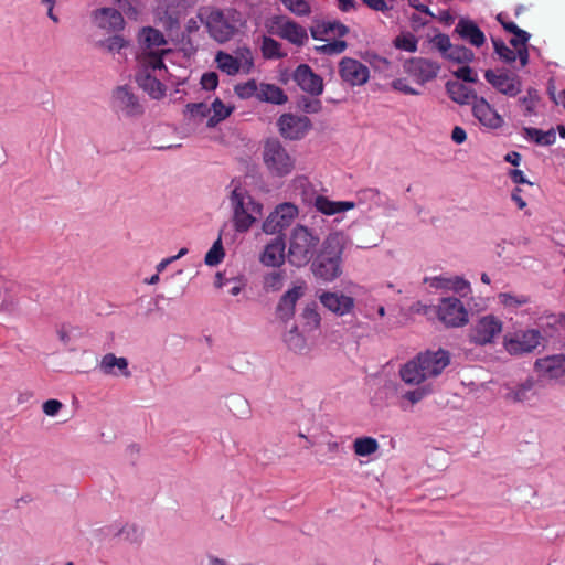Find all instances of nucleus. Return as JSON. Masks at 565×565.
<instances>
[{"mask_svg":"<svg viewBox=\"0 0 565 565\" xmlns=\"http://www.w3.org/2000/svg\"><path fill=\"white\" fill-rule=\"evenodd\" d=\"M138 41V85L153 99L166 95L170 74L164 60L171 53L163 33L152 26L142 28Z\"/></svg>","mask_w":565,"mask_h":565,"instance_id":"nucleus-1","label":"nucleus"},{"mask_svg":"<svg viewBox=\"0 0 565 565\" xmlns=\"http://www.w3.org/2000/svg\"><path fill=\"white\" fill-rule=\"evenodd\" d=\"M450 355L447 351H426L407 361L399 369V376L407 385H419L420 383L436 377L449 365Z\"/></svg>","mask_w":565,"mask_h":565,"instance_id":"nucleus-2","label":"nucleus"},{"mask_svg":"<svg viewBox=\"0 0 565 565\" xmlns=\"http://www.w3.org/2000/svg\"><path fill=\"white\" fill-rule=\"evenodd\" d=\"M347 243L343 233L334 232L327 236L322 248L312 263L316 277L324 281H333L342 274V253Z\"/></svg>","mask_w":565,"mask_h":565,"instance_id":"nucleus-3","label":"nucleus"},{"mask_svg":"<svg viewBox=\"0 0 565 565\" xmlns=\"http://www.w3.org/2000/svg\"><path fill=\"white\" fill-rule=\"evenodd\" d=\"M230 204L233 212V225L236 232L246 233L263 214V205L257 202L248 191L235 185L230 194Z\"/></svg>","mask_w":565,"mask_h":565,"instance_id":"nucleus-4","label":"nucleus"},{"mask_svg":"<svg viewBox=\"0 0 565 565\" xmlns=\"http://www.w3.org/2000/svg\"><path fill=\"white\" fill-rule=\"evenodd\" d=\"M356 202L353 201H331L327 196L317 195L313 206L324 215H335L354 209L356 205H366L367 210L382 205V195L377 189L367 188L356 192Z\"/></svg>","mask_w":565,"mask_h":565,"instance_id":"nucleus-5","label":"nucleus"},{"mask_svg":"<svg viewBox=\"0 0 565 565\" xmlns=\"http://www.w3.org/2000/svg\"><path fill=\"white\" fill-rule=\"evenodd\" d=\"M263 163L269 175L284 178L292 173L296 158L277 139H268L263 148Z\"/></svg>","mask_w":565,"mask_h":565,"instance_id":"nucleus-6","label":"nucleus"},{"mask_svg":"<svg viewBox=\"0 0 565 565\" xmlns=\"http://www.w3.org/2000/svg\"><path fill=\"white\" fill-rule=\"evenodd\" d=\"M320 242L308 227L297 225L290 233L288 260L291 265L302 267L307 265Z\"/></svg>","mask_w":565,"mask_h":565,"instance_id":"nucleus-7","label":"nucleus"},{"mask_svg":"<svg viewBox=\"0 0 565 565\" xmlns=\"http://www.w3.org/2000/svg\"><path fill=\"white\" fill-rule=\"evenodd\" d=\"M201 17L211 36L220 43L228 41L237 31L239 19L234 10L222 11L214 8H201Z\"/></svg>","mask_w":565,"mask_h":565,"instance_id":"nucleus-8","label":"nucleus"},{"mask_svg":"<svg viewBox=\"0 0 565 565\" xmlns=\"http://www.w3.org/2000/svg\"><path fill=\"white\" fill-rule=\"evenodd\" d=\"M110 108L122 118H137L145 111L139 97L129 85H119L113 89Z\"/></svg>","mask_w":565,"mask_h":565,"instance_id":"nucleus-9","label":"nucleus"},{"mask_svg":"<svg viewBox=\"0 0 565 565\" xmlns=\"http://www.w3.org/2000/svg\"><path fill=\"white\" fill-rule=\"evenodd\" d=\"M542 340V334L535 329L516 330L504 335L503 347L512 355H522L535 350Z\"/></svg>","mask_w":565,"mask_h":565,"instance_id":"nucleus-10","label":"nucleus"},{"mask_svg":"<svg viewBox=\"0 0 565 565\" xmlns=\"http://www.w3.org/2000/svg\"><path fill=\"white\" fill-rule=\"evenodd\" d=\"M298 215V207L292 203H281L266 217L263 232L269 235L278 234L291 225Z\"/></svg>","mask_w":565,"mask_h":565,"instance_id":"nucleus-11","label":"nucleus"},{"mask_svg":"<svg viewBox=\"0 0 565 565\" xmlns=\"http://www.w3.org/2000/svg\"><path fill=\"white\" fill-rule=\"evenodd\" d=\"M269 32L295 45H302L308 40L306 29L286 17H275L270 21Z\"/></svg>","mask_w":565,"mask_h":565,"instance_id":"nucleus-12","label":"nucleus"},{"mask_svg":"<svg viewBox=\"0 0 565 565\" xmlns=\"http://www.w3.org/2000/svg\"><path fill=\"white\" fill-rule=\"evenodd\" d=\"M502 331V322L493 315L481 317L470 329V341L476 344H488Z\"/></svg>","mask_w":565,"mask_h":565,"instance_id":"nucleus-13","label":"nucleus"},{"mask_svg":"<svg viewBox=\"0 0 565 565\" xmlns=\"http://www.w3.org/2000/svg\"><path fill=\"white\" fill-rule=\"evenodd\" d=\"M438 317L447 326L460 327L468 322V311L458 298H444L438 306Z\"/></svg>","mask_w":565,"mask_h":565,"instance_id":"nucleus-14","label":"nucleus"},{"mask_svg":"<svg viewBox=\"0 0 565 565\" xmlns=\"http://www.w3.org/2000/svg\"><path fill=\"white\" fill-rule=\"evenodd\" d=\"M277 125L280 135L290 140L303 138L311 128V121L308 117L294 114L281 115Z\"/></svg>","mask_w":565,"mask_h":565,"instance_id":"nucleus-15","label":"nucleus"},{"mask_svg":"<svg viewBox=\"0 0 565 565\" xmlns=\"http://www.w3.org/2000/svg\"><path fill=\"white\" fill-rule=\"evenodd\" d=\"M484 78L493 88L509 97H514L521 92V79L516 74L488 70Z\"/></svg>","mask_w":565,"mask_h":565,"instance_id":"nucleus-16","label":"nucleus"},{"mask_svg":"<svg viewBox=\"0 0 565 565\" xmlns=\"http://www.w3.org/2000/svg\"><path fill=\"white\" fill-rule=\"evenodd\" d=\"M497 303L508 315H530L531 297L526 294L514 291L500 292L497 296Z\"/></svg>","mask_w":565,"mask_h":565,"instance_id":"nucleus-17","label":"nucleus"},{"mask_svg":"<svg viewBox=\"0 0 565 565\" xmlns=\"http://www.w3.org/2000/svg\"><path fill=\"white\" fill-rule=\"evenodd\" d=\"M188 108L192 114L205 115L209 113V127H215L217 124L225 120L234 110L232 105H225L220 98L214 99L210 107L200 103L188 105Z\"/></svg>","mask_w":565,"mask_h":565,"instance_id":"nucleus-18","label":"nucleus"},{"mask_svg":"<svg viewBox=\"0 0 565 565\" xmlns=\"http://www.w3.org/2000/svg\"><path fill=\"white\" fill-rule=\"evenodd\" d=\"M341 78L352 86L363 85L367 82L370 72L367 66L358 60L344 57L339 65Z\"/></svg>","mask_w":565,"mask_h":565,"instance_id":"nucleus-19","label":"nucleus"},{"mask_svg":"<svg viewBox=\"0 0 565 565\" xmlns=\"http://www.w3.org/2000/svg\"><path fill=\"white\" fill-rule=\"evenodd\" d=\"M319 300L324 308L340 317L352 312L355 306L352 297L341 292L323 291L319 295Z\"/></svg>","mask_w":565,"mask_h":565,"instance_id":"nucleus-20","label":"nucleus"},{"mask_svg":"<svg viewBox=\"0 0 565 565\" xmlns=\"http://www.w3.org/2000/svg\"><path fill=\"white\" fill-rule=\"evenodd\" d=\"M294 81L302 90L313 96H319L323 92L322 78L318 74L313 73L311 67L307 64H301L296 68L294 73Z\"/></svg>","mask_w":565,"mask_h":565,"instance_id":"nucleus-21","label":"nucleus"},{"mask_svg":"<svg viewBox=\"0 0 565 565\" xmlns=\"http://www.w3.org/2000/svg\"><path fill=\"white\" fill-rule=\"evenodd\" d=\"M406 72L415 77L418 83L424 84L434 79L439 71L437 63L427 58H412L405 65Z\"/></svg>","mask_w":565,"mask_h":565,"instance_id":"nucleus-22","label":"nucleus"},{"mask_svg":"<svg viewBox=\"0 0 565 565\" xmlns=\"http://www.w3.org/2000/svg\"><path fill=\"white\" fill-rule=\"evenodd\" d=\"M472 113L478 121L489 129H498L503 125V118L483 97L476 98Z\"/></svg>","mask_w":565,"mask_h":565,"instance_id":"nucleus-23","label":"nucleus"},{"mask_svg":"<svg viewBox=\"0 0 565 565\" xmlns=\"http://www.w3.org/2000/svg\"><path fill=\"white\" fill-rule=\"evenodd\" d=\"M536 372L544 377L558 379L565 374V354H555L537 359Z\"/></svg>","mask_w":565,"mask_h":565,"instance_id":"nucleus-24","label":"nucleus"},{"mask_svg":"<svg viewBox=\"0 0 565 565\" xmlns=\"http://www.w3.org/2000/svg\"><path fill=\"white\" fill-rule=\"evenodd\" d=\"M286 243L281 236L271 239L260 255V263L268 267H279L285 262Z\"/></svg>","mask_w":565,"mask_h":565,"instance_id":"nucleus-25","label":"nucleus"},{"mask_svg":"<svg viewBox=\"0 0 565 565\" xmlns=\"http://www.w3.org/2000/svg\"><path fill=\"white\" fill-rule=\"evenodd\" d=\"M95 23L107 31H120L125 28V20L119 10L114 8H100L94 12Z\"/></svg>","mask_w":565,"mask_h":565,"instance_id":"nucleus-26","label":"nucleus"},{"mask_svg":"<svg viewBox=\"0 0 565 565\" xmlns=\"http://www.w3.org/2000/svg\"><path fill=\"white\" fill-rule=\"evenodd\" d=\"M99 370L108 376L130 377L129 362L124 356H116L114 353L105 354L99 362Z\"/></svg>","mask_w":565,"mask_h":565,"instance_id":"nucleus-27","label":"nucleus"},{"mask_svg":"<svg viewBox=\"0 0 565 565\" xmlns=\"http://www.w3.org/2000/svg\"><path fill=\"white\" fill-rule=\"evenodd\" d=\"M305 288L296 286L282 295L277 306V317L282 321H289L295 315L297 301L303 296Z\"/></svg>","mask_w":565,"mask_h":565,"instance_id":"nucleus-28","label":"nucleus"},{"mask_svg":"<svg viewBox=\"0 0 565 565\" xmlns=\"http://www.w3.org/2000/svg\"><path fill=\"white\" fill-rule=\"evenodd\" d=\"M455 30L461 39L468 41L473 46L480 47L486 41L483 32L470 20L460 19Z\"/></svg>","mask_w":565,"mask_h":565,"instance_id":"nucleus-29","label":"nucleus"},{"mask_svg":"<svg viewBox=\"0 0 565 565\" xmlns=\"http://www.w3.org/2000/svg\"><path fill=\"white\" fill-rule=\"evenodd\" d=\"M534 381L526 379L524 382L515 385H507L503 394L504 399L511 403H523L531 398Z\"/></svg>","mask_w":565,"mask_h":565,"instance_id":"nucleus-30","label":"nucleus"},{"mask_svg":"<svg viewBox=\"0 0 565 565\" xmlns=\"http://www.w3.org/2000/svg\"><path fill=\"white\" fill-rule=\"evenodd\" d=\"M428 281L431 287L454 290L461 296H467L471 291L470 284L458 276L450 278L433 277Z\"/></svg>","mask_w":565,"mask_h":565,"instance_id":"nucleus-31","label":"nucleus"},{"mask_svg":"<svg viewBox=\"0 0 565 565\" xmlns=\"http://www.w3.org/2000/svg\"><path fill=\"white\" fill-rule=\"evenodd\" d=\"M257 99L259 102H266L274 105H282L288 100V97L279 86L268 83H259Z\"/></svg>","mask_w":565,"mask_h":565,"instance_id":"nucleus-32","label":"nucleus"},{"mask_svg":"<svg viewBox=\"0 0 565 565\" xmlns=\"http://www.w3.org/2000/svg\"><path fill=\"white\" fill-rule=\"evenodd\" d=\"M433 393L430 384L419 386L415 390L406 391L401 395L399 407L403 411H409V405H415Z\"/></svg>","mask_w":565,"mask_h":565,"instance_id":"nucleus-33","label":"nucleus"},{"mask_svg":"<svg viewBox=\"0 0 565 565\" xmlns=\"http://www.w3.org/2000/svg\"><path fill=\"white\" fill-rule=\"evenodd\" d=\"M522 132L524 138L534 141L536 145L551 146L556 141V134L553 128L547 131H543L537 128L524 127Z\"/></svg>","mask_w":565,"mask_h":565,"instance_id":"nucleus-34","label":"nucleus"},{"mask_svg":"<svg viewBox=\"0 0 565 565\" xmlns=\"http://www.w3.org/2000/svg\"><path fill=\"white\" fill-rule=\"evenodd\" d=\"M447 92L449 97L458 104H468L471 98L476 100L478 98L473 95L472 90L460 82H448Z\"/></svg>","mask_w":565,"mask_h":565,"instance_id":"nucleus-35","label":"nucleus"},{"mask_svg":"<svg viewBox=\"0 0 565 565\" xmlns=\"http://www.w3.org/2000/svg\"><path fill=\"white\" fill-rule=\"evenodd\" d=\"M287 347L296 353H305L308 349L307 340L297 326H292L284 335Z\"/></svg>","mask_w":565,"mask_h":565,"instance_id":"nucleus-36","label":"nucleus"},{"mask_svg":"<svg viewBox=\"0 0 565 565\" xmlns=\"http://www.w3.org/2000/svg\"><path fill=\"white\" fill-rule=\"evenodd\" d=\"M348 31V28L340 22H327L312 29V36L315 39H322V35L344 36Z\"/></svg>","mask_w":565,"mask_h":565,"instance_id":"nucleus-37","label":"nucleus"},{"mask_svg":"<svg viewBox=\"0 0 565 565\" xmlns=\"http://www.w3.org/2000/svg\"><path fill=\"white\" fill-rule=\"evenodd\" d=\"M215 62L217 63V67L227 75L232 76L242 72V65L239 64L238 58H235L228 53L218 52L215 56Z\"/></svg>","mask_w":565,"mask_h":565,"instance_id":"nucleus-38","label":"nucleus"},{"mask_svg":"<svg viewBox=\"0 0 565 565\" xmlns=\"http://www.w3.org/2000/svg\"><path fill=\"white\" fill-rule=\"evenodd\" d=\"M379 443L373 437H359L353 441V450L356 456L366 457L379 450Z\"/></svg>","mask_w":565,"mask_h":565,"instance_id":"nucleus-39","label":"nucleus"},{"mask_svg":"<svg viewBox=\"0 0 565 565\" xmlns=\"http://www.w3.org/2000/svg\"><path fill=\"white\" fill-rule=\"evenodd\" d=\"M121 14L124 13L130 20H138L143 11L141 0H115Z\"/></svg>","mask_w":565,"mask_h":565,"instance_id":"nucleus-40","label":"nucleus"},{"mask_svg":"<svg viewBox=\"0 0 565 565\" xmlns=\"http://www.w3.org/2000/svg\"><path fill=\"white\" fill-rule=\"evenodd\" d=\"M301 319L303 321L305 331L311 332L317 330L321 322V317L317 310V306L315 303L308 305L301 313Z\"/></svg>","mask_w":565,"mask_h":565,"instance_id":"nucleus-41","label":"nucleus"},{"mask_svg":"<svg viewBox=\"0 0 565 565\" xmlns=\"http://www.w3.org/2000/svg\"><path fill=\"white\" fill-rule=\"evenodd\" d=\"M444 57L459 64H467L473 60L475 54L471 50L462 45L452 44V46L449 49V51Z\"/></svg>","mask_w":565,"mask_h":565,"instance_id":"nucleus-42","label":"nucleus"},{"mask_svg":"<svg viewBox=\"0 0 565 565\" xmlns=\"http://www.w3.org/2000/svg\"><path fill=\"white\" fill-rule=\"evenodd\" d=\"M258 88L259 84L255 79H249L245 83L236 84L234 92L241 99H249L253 97L257 99Z\"/></svg>","mask_w":565,"mask_h":565,"instance_id":"nucleus-43","label":"nucleus"},{"mask_svg":"<svg viewBox=\"0 0 565 565\" xmlns=\"http://www.w3.org/2000/svg\"><path fill=\"white\" fill-rule=\"evenodd\" d=\"M225 256L221 238L214 242L210 250L206 253L204 262L209 266L218 265Z\"/></svg>","mask_w":565,"mask_h":565,"instance_id":"nucleus-44","label":"nucleus"},{"mask_svg":"<svg viewBox=\"0 0 565 565\" xmlns=\"http://www.w3.org/2000/svg\"><path fill=\"white\" fill-rule=\"evenodd\" d=\"M417 39L416 36L411 33H401L396 39L394 40V44L397 49L406 51V52H415L417 50Z\"/></svg>","mask_w":565,"mask_h":565,"instance_id":"nucleus-45","label":"nucleus"},{"mask_svg":"<svg viewBox=\"0 0 565 565\" xmlns=\"http://www.w3.org/2000/svg\"><path fill=\"white\" fill-rule=\"evenodd\" d=\"M262 51L264 56L267 58H277L282 56L280 52V44L276 40L268 36L263 39Z\"/></svg>","mask_w":565,"mask_h":565,"instance_id":"nucleus-46","label":"nucleus"},{"mask_svg":"<svg viewBox=\"0 0 565 565\" xmlns=\"http://www.w3.org/2000/svg\"><path fill=\"white\" fill-rule=\"evenodd\" d=\"M102 46L111 54L120 53L122 49L128 46V41L121 35H114L102 42Z\"/></svg>","mask_w":565,"mask_h":565,"instance_id":"nucleus-47","label":"nucleus"},{"mask_svg":"<svg viewBox=\"0 0 565 565\" xmlns=\"http://www.w3.org/2000/svg\"><path fill=\"white\" fill-rule=\"evenodd\" d=\"M493 46L495 53L500 56V58L507 63H512L516 60V50L510 49L502 41H493Z\"/></svg>","mask_w":565,"mask_h":565,"instance_id":"nucleus-48","label":"nucleus"},{"mask_svg":"<svg viewBox=\"0 0 565 565\" xmlns=\"http://www.w3.org/2000/svg\"><path fill=\"white\" fill-rule=\"evenodd\" d=\"M284 6L297 15H305L310 12V6L306 0H280Z\"/></svg>","mask_w":565,"mask_h":565,"instance_id":"nucleus-49","label":"nucleus"},{"mask_svg":"<svg viewBox=\"0 0 565 565\" xmlns=\"http://www.w3.org/2000/svg\"><path fill=\"white\" fill-rule=\"evenodd\" d=\"M57 337L64 345L71 344V342L78 333V329L71 324H62L57 328Z\"/></svg>","mask_w":565,"mask_h":565,"instance_id":"nucleus-50","label":"nucleus"},{"mask_svg":"<svg viewBox=\"0 0 565 565\" xmlns=\"http://www.w3.org/2000/svg\"><path fill=\"white\" fill-rule=\"evenodd\" d=\"M235 58H238L239 64L242 65L241 71L245 74H248L253 66H254V60L253 55L249 49H241L237 52V56Z\"/></svg>","mask_w":565,"mask_h":565,"instance_id":"nucleus-51","label":"nucleus"},{"mask_svg":"<svg viewBox=\"0 0 565 565\" xmlns=\"http://www.w3.org/2000/svg\"><path fill=\"white\" fill-rule=\"evenodd\" d=\"M537 100L539 95L535 89H529L527 95L520 99L521 104L524 106L525 115H533L535 113Z\"/></svg>","mask_w":565,"mask_h":565,"instance_id":"nucleus-52","label":"nucleus"},{"mask_svg":"<svg viewBox=\"0 0 565 565\" xmlns=\"http://www.w3.org/2000/svg\"><path fill=\"white\" fill-rule=\"evenodd\" d=\"M433 45L445 56L452 46L450 39L446 34H437L431 40Z\"/></svg>","mask_w":565,"mask_h":565,"instance_id":"nucleus-53","label":"nucleus"},{"mask_svg":"<svg viewBox=\"0 0 565 565\" xmlns=\"http://www.w3.org/2000/svg\"><path fill=\"white\" fill-rule=\"evenodd\" d=\"M347 49V43L342 40H334L319 47L326 54H340Z\"/></svg>","mask_w":565,"mask_h":565,"instance_id":"nucleus-54","label":"nucleus"},{"mask_svg":"<svg viewBox=\"0 0 565 565\" xmlns=\"http://www.w3.org/2000/svg\"><path fill=\"white\" fill-rule=\"evenodd\" d=\"M454 75L468 83H476L478 81L477 73L469 67L468 65H463L454 72Z\"/></svg>","mask_w":565,"mask_h":565,"instance_id":"nucleus-55","label":"nucleus"},{"mask_svg":"<svg viewBox=\"0 0 565 565\" xmlns=\"http://www.w3.org/2000/svg\"><path fill=\"white\" fill-rule=\"evenodd\" d=\"M201 85L206 90H213L218 85V76L215 72L204 73L201 77Z\"/></svg>","mask_w":565,"mask_h":565,"instance_id":"nucleus-56","label":"nucleus"},{"mask_svg":"<svg viewBox=\"0 0 565 565\" xmlns=\"http://www.w3.org/2000/svg\"><path fill=\"white\" fill-rule=\"evenodd\" d=\"M266 289L278 290L282 286V276L279 273H271L265 277Z\"/></svg>","mask_w":565,"mask_h":565,"instance_id":"nucleus-57","label":"nucleus"},{"mask_svg":"<svg viewBox=\"0 0 565 565\" xmlns=\"http://www.w3.org/2000/svg\"><path fill=\"white\" fill-rule=\"evenodd\" d=\"M62 408L63 404L57 399H47L42 405L43 413L52 417L56 416Z\"/></svg>","mask_w":565,"mask_h":565,"instance_id":"nucleus-58","label":"nucleus"},{"mask_svg":"<svg viewBox=\"0 0 565 565\" xmlns=\"http://www.w3.org/2000/svg\"><path fill=\"white\" fill-rule=\"evenodd\" d=\"M498 19L505 31L512 33L513 35H521L523 38V41H529L530 34L526 31L521 30L514 22H504L501 20V15H499Z\"/></svg>","mask_w":565,"mask_h":565,"instance_id":"nucleus-59","label":"nucleus"},{"mask_svg":"<svg viewBox=\"0 0 565 565\" xmlns=\"http://www.w3.org/2000/svg\"><path fill=\"white\" fill-rule=\"evenodd\" d=\"M246 281L243 277L232 276V282L227 285L228 294L232 296H237L245 288Z\"/></svg>","mask_w":565,"mask_h":565,"instance_id":"nucleus-60","label":"nucleus"},{"mask_svg":"<svg viewBox=\"0 0 565 565\" xmlns=\"http://www.w3.org/2000/svg\"><path fill=\"white\" fill-rule=\"evenodd\" d=\"M392 87L395 89V90H398L401 93H404L406 95H418L419 92L414 89L413 87H411L407 82L403 78H397L395 81H393L392 83Z\"/></svg>","mask_w":565,"mask_h":565,"instance_id":"nucleus-61","label":"nucleus"},{"mask_svg":"<svg viewBox=\"0 0 565 565\" xmlns=\"http://www.w3.org/2000/svg\"><path fill=\"white\" fill-rule=\"evenodd\" d=\"M204 23L205 24V19H203L201 17V9L199 10V13L196 17L194 18H190L188 21H186V24H185V30L189 32V33H192V32H195L200 29V25Z\"/></svg>","mask_w":565,"mask_h":565,"instance_id":"nucleus-62","label":"nucleus"},{"mask_svg":"<svg viewBox=\"0 0 565 565\" xmlns=\"http://www.w3.org/2000/svg\"><path fill=\"white\" fill-rule=\"evenodd\" d=\"M322 108L319 99H305L302 103V109L309 114L319 113Z\"/></svg>","mask_w":565,"mask_h":565,"instance_id":"nucleus-63","label":"nucleus"},{"mask_svg":"<svg viewBox=\"0 0 565 565\" xmlns=\"http://www.w3.org/2000/svg\"><path fill=\"white\" fill-rule=\"evenodd\" d=\"M550 98L556 104L565 108V89L556 92L555 87H548L547 89Z\"/></svg>","mask_w":565,"mask_h":565,"instance_id":"nucleus-64","label":"nucleus"}]
</instances>
